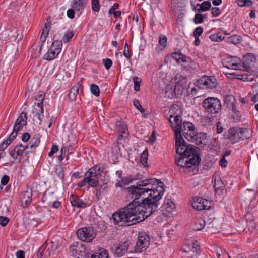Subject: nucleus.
<instances>
[{
	"mask_svg": "<svg viewBox=\"0 0 258 258\" xmlns=\"http://www.w3.org/2000/svg\"><path fill=\"white\" fill-rule=\"evenodd\" d=\"M162 182L158 183V186L147 197H143L139 202H130L126 206L112 215L115 224L121 226H130L144 221L157 211L159 203L164 189Z\"/></svg>",
	"mask_w": 258,
	"mask_h": 258,
	"instance_id": "1",
	"label": "nucleus"
},
{
	"mask_svg": "<svg viewBox=\"0 0 258 258\" xmlns=\"http://www.w3.org/2000/svg\"><path fill=\"white\" fill-rule=\"evenodd\" d=\"M158 185V183L161 182L160 180L154 179H148L143 180H139L136 185L124 188L128 198L132 199L131 202H139L141 201V198L145 197L144 195L148 191L151 192L155 190L156 187H153L155 183Z\"/></svg>",
	"mask_w": 258,
	"mask_h": 258,
	"instance_id": "2",
	"label": "nucleus"
},
{
	"mask_svg": "<svg viewBox=\"0 0 258 258\" xmlns=\"http://www.w3.org/2000/svg\"><path fill=\"white\" fill-rule=\"evenodd\" d=\"M172 128L174 132L175 137H176V135L180 134L181 137L184 136L187 140L196 144L199 145L201 143L194 124L190 122H181L179 125H175Z\"/></svg>",
	"mask_w": 258,
	"mask_h": 258,
	"instance_id": "3",
	"label": "nucleus"
},
{
	"mask_svg": "<svg viewBox=\"0 0 258 258\" xmlns=\"http://www.w3.org/2000/svg\"><path fill=\"white\" fill-rule=\"evenodd\" d=\"M102 172L103 169L98 165L92 167L85 173L83 180L78 183V186L82 188L88 184L87 189H89L90 187L98 186L99 176H101V173Z\"/></svg>",
	"mask_w": 258,
	"mask_h": 258,
	"instance_id": "4",
	"label": "nucleus"
},
{
	"mask_svg": "<svg viewBox=\"0 0 258 258\" xmlns=\"http://www.w3.org/2000/svg\"><path fill=\"white\" fill-rule=\"evenodd\" d=\"M175 148L178 156H191L200 154L199 148L192 145H186V143L180 134L175 137Z\"/></svg>",
	"mask_w": 258,
	"mask_h": 258,
	"instance_id": "5",
	"label": "nucleus"
},
{
	"mask_svg": "<svg viewBox=\"0 0 258 258\" xmlns=\"http://www.w3.org/2000/svg\"><path fill=\"white\" fill-rule=\"evenodd\" d=\"M201 162L200 154L191 156H176L175 163L177 166L182 168H189L192 166L198 165Z\"/></svg>",
	"mask_w": 258,
	"mask_h": 258,
	"instance_id": "6",
	"label": "nucleus"
},
{
	"mask_svg": "<svg viewBox=\"0 0 258 258\" xmlns=\"http://www.w3.org/2000/svg\"><path fill=\"white\" fill-rule=\"evenodd\" d=\"M202 106L206 112L216 114L222 111L221 101L217 98L208 97L202 102Z\"/></svg>",
	"mask_w": 258,
	"mask_h": 258,
	"instance_id": "7",
	"label": "nucleus"
},
{
	"mask_svg": "<svg viewBox=\"0 0 258 258\" xmlns=\"http://www.w3.org/2000/svg\"><path fill=\"white\" fill-rule=\"evenodd\" d=\"M76 234L80 240L90 242L96 237L97 231L93 226L85 227L78 229Z\"/></svg>",
	"mask_w": 258,
	"mask_h": 258,
	"instance_id": "8",
	"label": "nucleus"
},
{
	"mask_svg": "<svg viewBox=\"0 0 258 258\" xmlns=\"http://www.w3.org/2000/svg\"><path fill=\"white\" fill-rule=\"evenodd\" d=\"M168 118V121L172 127L175 125H179L182 122V110L177 104H173L169 107Z\"/></svg>",
	"mask_w": 258,
	"mask_h": 258,
	"instance_id": "9",
	"label": "nucleus"
},
{
	"mask_svg": "<svg viewBox=\"0 0 258 258\" xmlns=\"http://www.w3.org/2000/svg\"><path fill=\"white\" fill-rule=\"evenodd\" d=\"M69 254L73 258L86 257V245L80 242H74L69 246Z\"/></svg>",
	"mask_w": 258,
	"mask_h": 258,
	"instance_id": "10",
	"label": "nucleus"
},
{
	"mask_svg": "<svg viewBox=\"0 0 258 258\" xmlns=\"http://www.w3.org/2000/svg\"><path fill=\"white\" fill-rule=\"evenodd\" d=\"M150 238L145 232H140L138 239L135 246L136 252H141L146 250L150 245Z\"/></svg>",
	"mask_w": 258,
	"mask_h": 258,
	"instance_id": "11",
	"label": "nucleus"
},
{
	"mask_svg": "<svg viewBox=\"0 0 258 258\" xmlns=\"http://www.w3.org/2000/svg\"><path fill=\"white\" fill-rule=\"evenodd\" d=\"M217 82L214 77L204 76L197 81L198 87L215 88L217 86Z\"/></svg>",
	"mask_w": 258,
	"mask_h": 258,
	"instance_id": "12",
	"label": "nucleus"
},
{
	"mask_svg": "<svg viewBox=\"0 0 258 258\" xmlns=\"http://www.w3.org/2000/svg\"><path fill=\"white\" fill-rule=\"evenodd\" d=\"M240 59L237 56H228L222 61L223 66L230 69L238 70L239 67Z\"/></svg>",
	"mask_w": 258,
	"mask_h": 258,
	"instance_id": "13",
	"label": "nucleus"
},
{
	"mask_svg": "<svg viewBox=\"0 0 258 258\" xmlns=\"http://www.w3.org/2000/svg\"><path fill=\"white\" fill-rule=\"evenodd\" d=\"M27 148L28 146L20 144L16 146L14 149L9 153L10 155L14 160H16L19 156H20V159H21L24 157L23 154H25V152L27 150Z\"/></svg>",
	"mask_w": 258,
	"mask_h": 258,
	"instance_id": "14",
	"label": "nucleus"
},
{
	"mask_svg": "<svg viewBox=\"0 0 258 258\" xmlns=\"http://www.w3.org/2000/svg\"><path fill=\"white\" fill-rule=\"evenodd\" d=\"M210 202L202 197H197L192 203V207L198 211L208 209L210 207Z\"/></svg>",
	"mask_w": 258,
	"mask_h": 258,
	"instance_id": "15",
	"label": "nucleus"
},
{
	"mask_svg": "<svg viewBox=\"0 0 258 258\" xmlns=\"http://www.w3.org/2000/svg\"><path fill=\"white\" fill-rule=\"evenodd\" d=\"M129 246V242L125 241L121 243H119L116 246L114 253L117 257H121L127 251Z\"/></svg>",
	"mask_w": 258,
	"mask_h": 258,
	"instance_id": "16",
	"label": "nucleus"
},
{
	"mask_svg": "<svg viewBox=\"0 0 258 258\" xmlns=\"http://www.w3.org/2000/svg\"><path fill=\"white\" fill-rule=\"evenodd\" d=\"M32 192L28 191L21 192L20 199L21 202V206L23 208L27 207L30 204L32 200Z\"/></svg>",
	"mask_w": 258,
	"mask_h": 258,
	"instance_id": "17",
	"label": "nucleus"
},
{
	"mask_svg": "<svg viewBox=\"0 0 258 258\" xmlns=\"http://www.w3.org/2000/svg\"><path fill=\"white\" fill-rule=\"evenodd\" d=\"M70 201L73 207L85 208L87 206V203L82 200L77 195H71L70 197Z\"/></svg>",
	"mask_w": 258,
	"mask_h": 258,
	"instance_id": "18",
	"label": "nucleus"
},
{
	"mask_svg": "<svg viewBox=\"0 0 258 258\" xmlns=\"http://www.w3.org/2000/svg\"><path fill=\"white\" fill-rule=\"evenodd\" d=\"M227 137L232 143H237L240 141L237 128L235 127L228 130Z\"/></svg>",
	"mask_w": 258,
	"mask_h": 258,
	"instance_id": "19",
	"label": "nucleus"
},
{
	"mask_svg": "<svg viewBox=\"0 0 258 258\" xmlns=\"http://www.w3.org/2000/svg\"><path fill=\"white\" fill-rule=\"evenodd\" d=\"M88 0H73L71 2L72 8L77 12H81L86 7Z\"/></svg>",
	"mask_w": 258,
	"mask_h": 258,
	"instance_id": "20",
	"label": "nucleus"
},
{
	"mask_svg": "<svg viewBox=\"0 0 258 258\" xmlns=\"http://www.w3.org/2000/svg\"><path fill=\"white\" fill-rule=\"evenodd\" d=\"M171 57L175 59L178 63L189 61L190 58L180 52H174L171 53Z\"/></svg>",
	"mask_w": 258,
	"mask_h": 258,
	"instance_id": "21",
	"label": "nucleus"
},
{
	"mask_svg": "<svg viewBox=\"0 0 258 258\" xmlns=\"http://www.w3.org/2000/svg\"><path fill=\"white\" fill-rule=\"evenodd\" d=\"M88 258H109L107 250L103 248H99Z\"/></svg>",
	"mask_w": 258,
	"mask_h": 258,
	"instance_id": "22",
	"label": "nucleus"
},
{
	"mask_svg": "<svg viewBox=\"0 0 258 258\" xmlns=\"http://www.w3.org/2000/svg\"><path fill=\"white\" fill-rule=\"evenodd\" d=\"M240 140L247 139L251 136V133L250 130L247 128H237Z\"/></svg>",
	"mask_w": 258,
	"mask_h": 258,
	"instance_id": "23",
	"label": "nucleus"
},
{
	"mask_svg": "<svg viewBox=\"0 0 258 258\" xmlns=\"http://www.w3.org/2000/svg\"><path fill=\"white\" fill-rule=\"evenodd\" d=\"M80 86V85L79 84H77L71 88L68 94V98L70 101H73L76 100V97L79 93Z\"/></svg>",
	"mask_w": 258,
	"mask_h": 258,
	"instance_id": "24",
	"label": "nucleus"
},
{
	"mask_svg": "<svg viewBox=\"0 0 258 258\" xmlns=\"http://www.w3.org/2000/svg\"><path fill=\"white\" fill-rule=\"evenodd\" d=\"M184 90L185 89L183 87H181L179 85L176 84L174 88L173 89H171V91L172 92L171 97L174 98L178 97L179 96L182 94Z\"/></svg>",
	"mask_w": 258,
	"mask_h": 258,
	"instance_id": "25",
	"label": "nucleus"
},
{
	"mask_svg": "<svg viewBox=\"0 0 258 258\" xmlns=\"http://www.w3.org/2000/svg\"><path fill=\"white\" fill-rule=\"evenodd\" d=\"M224 101L225 104L226 105L227 107L229 108L230 109H235V107L236 106L235 104L236 100L233 95H227L225 97Z\"/></svg>",
	"mask_w": 258,
	"mask_h": 258,
	"instance_id": "26",
	"label": "nucleus"
},
{
	"mask_svg": "<svg viewBox=\"0 0 258 258\" xmlns=\"http://www.w3.org/2000/svg\"><path fill=\"white\" fill-rule=\"evenodd\" d=\"M205 226V221L202 218L196 220L192 225V229L194 231L202 230Z\"/></svg>",
	"mask_w": 258,
	"mask_h": 258,
	"instance_id": "27",
	"label": "nucleus"
},
{
	"mask_svg": "<svg viewBox=\"0 0 258 258\" xmlns=\"http://www.w3.org/2000/svg\"><path fill=\"white\" fill-rule=\"evenodd\" d=\"M197 6H200V9H197L196 7H195L193 9V10H194L195 11H198L199 12H200V11L205 12V11L209 10L210 9L211 7V4L210 2H209V1H204L201 4H198Z\"/></svg>",
	"mask_w": 258,
	"mask_h": 258,
	"instance_id": "28",
	"label": "nucleus"
},
{
	"mask_svg": "<svg viewBox=\"0 0 258 258\" xmlns=\"http://www.w3.org/2000/svg\"><path fill=\"white\" fill-rule=\"evenodd\" d=\"M25 126L26 125L15 122L13 130L10 135V137L15 139L18 135V132L22 130Z\"/></svg>",
	"mask_w": 258,
	"mask_h": 258,
	"instance_id": "29",
	"label": "nucleus"
},
{
	"mask_svg": "<svg viewBox=\"0 0 258 258\" xmlns=\"http://www.w3.org/2000/svg\"><path fill=\"white\" fill-rule=\"evenodd\" d=\"M59 54L57 52L51 48H50L48 52L44 55L43 58L48 61H51L55 59Z\"/></svg>",
	"mask_w": 258,
	"mask_h": 258,
	"instance_id": "30",
	"label": "nucleus"
},
{
	"mask_svg": "<svg viewBox=\"0 0 258 258\" xmlns=\"http://www.w3.org/2000/svg\"><path fill=\"white\" fill-rule=\"evenodd\" d=\"M62 47V41L56 40L53 42L50 48L55 50V51L57 52V54H59L61 51Z\"/></svg>",
	"mask_w": 258,
	"mask_h": 258,
	"instance_id": "31",
	"label": "nucleus"
},
{
	"mask_svg": "<svg viewBox=\"0 0 258 258\" xmlns=\"http://www.w3.org/2000/svg\"><path fill=\"white\" fill-rule=\"evenodd\" d=\"M46 247L47 244L44 243L39 247L37 254L38 258H46L47 256L46 251Z\"/></svg>",
	"mask_w": 258,
	"mask_h": 258,
	"instance_id": "32",
	"label": "nucleus"
},
{
	"mask_svg": "<svg viewBox=\"0 0 258 258\" xmlns=\"http://www.w3.org/2000/svg\"><path fill=\"white\" fill-rule=\"evenodd\" d=\"M186 92L187 96H190L191 95L192 97L197 95V89L196 88L194 84L189 83L186 88Z\"/></svg>",
	"mask_w": 258,
	"mask_h": 258,
	"instance_id": "33",
	"label": "nucleus"
},
{
	"mask_svg": "<svg viewBox=\"0 0 258 258\" xmlns=\"http://www.w3.org/2000/svg\"><path fill=\"white\" fill-rule=\"evenodd\" d=\"M27 120V113L24 112H22L20 114L15 122L19 123L20 124L26 125Z\"/></svg>",
	"mask_w": 258,
	"mask_h": 258,
	"instance_id": "34",
	"label": "nucleus"
},
{
	"mask_svg": "<svg viewBox=\"0 0 258 258\" xmlns=\"http://www.w3.org/2000/svg\"><path fill=\"white\" fill-rule=\"evenodd\" d=\"M120 124L118 127L119 131L121 133L120 136L121 137L126 138L128 135L127 125L124 123H122L120 122Z\"/></svg>",
	"mask_w": 258,
	"mask_h": 258,
	"instance_id": "35",
	"label": "nucleus"
},
{
	"mask_svg": "<svg viewBox=\"0 0 258 258\" xmlns=\"http://www.w3.org/2000/svg\"><path fill=\"white\" fill-rule=\"evenodd\" d=\"M0 37L2 40L5 41L10 39L9 30L5 27L2 28L0 27Z\"/></svg>",
	"mask_w": 258,
	"mask_h": 258,
	"instance_id": "36",
	"label": "nucleus"
},
{
	"mask_svg": "<svg viewBox=\"0 0 258 258\" xmlns=\"http://www.w3.org/2000/svg\"><path fill=\"white\" fill-rule=\"evenodd\" d=\"M14 140V139L11 138L9 135V137L0 144V151H4Z\"/></svg>",
	"mask_w": 258,
	"mask_h": 258,
	"instance_id": "37",
	"label": "nucleus"
},
{
	"mask_svg": "<svg viewBox=\"0 0 258 258\" xmlns=\"http://www.w3.org/2000/svg\"><path fill=\"white\" fill-rule=\"evenodd\" d=\"M134 82V89L136 92L140 91L142 80L137 76H134L133 78Z\"/></svg>",
	"mask_w": 258,
	"mask_h": 258,
	"instance_id": "38",
	"label": "nucleus"
},
{
	"mask_svg": "<svg viewBox=\"0 0 258 258\" xmlns=\"http://www.w3.org/2000/svg\"><path fill=\"white\" fill-rule=\"evenodd\" d=\"M44 97H45V94L42 92H39L38 94V95L37 96H36L35 100L39 102L37 103V106L38 107H43Z\"/></svg>",
	"mask_w": 258,
	"mask_h": 258,
	"instance_id": "39",
	"label": "nucleus"
},
{
	"mask_svg": "<svg viewBox=\"0 0 258 258\" xmlns=\"http://www.w3.org/2000/svg\"><path fill=\"white\" fill-rule=\"evenodd\" d=\"M187 62L189 63V64L187 66H184L183 67L184 69L190 72L197 69L198 64L195 61H192L191 58L189 61H187ZM185 63H187V62H185Z\"/></svg>",
	"mask_w": 258,
	"mask_h": 258,
	"instance_id": "40",
	"label": "nucleus"
},
{
	"mask_svg": "<svg viewBox=\"0 0 258 258\" xmlns=\"http://www.w3.org/2000/svg\"><path fill=\"white\" fill-rule=\"evenodd\" d=\"M205 19V16L203 14L200 13H196L194 18V22L196 24H199L202 23Z\"/></svg>",
	"mask_w": 258,
	"mask_h": 258,
	"instance_id": "41",
	"label": "nucleus"
},
{
	"mask_svg": "<svg viewBox=\"0 0 258 258\" xmlns=\"http://www.w3.org/2000/svg\"><path fill=\"white\" fill-rule=\"evenodd\" d=\"M229 41L233 44H237L241 42L242 37L239 35H233L229 38Z\"/></svg>",
	"mask_w": 258,
	"mask_h": 258,
	"instance_id": "42",
	"label": "nucleus"
},
{
	"mask_svg": "<svg viewBox=\"0 0 258 258\" xmlns=\"http://www.w3.org/2000/svg\"><path fill=\"white\" fill-rule=\"evenodd\" d=\"M148 157V150H145L141 155L140 161L142 164L145 166L147 163V160Z\"/></svg>",
	"mask_w": 258,
	"mask_h": 258,
	"instance_id": "43",
	"label": "nucleus"
},
{
	"mask_svg": "<svg viewBox=\"0 0 258 258\" xmlns=\"http://www.w3.org/2000/svg\"><path fill=\"white\" fill-rule=\"evenodd\" d=\"M90 90L92 94L95 96L98 97L100 95V89L97 85L95 84H91L90 86Z\"/></svg>",
	"mask_w": 258,
	"mask_h": 258,
	"instance_id": "44",
	"label": "nucleus"
},
{
	"mask_svg": "<svg viewBox=\"0 0 258 258\" xmlns=\"http://www.w3.org/2000/svg\"><path fill=\"white\" fill-rule=\"evenodd\" d=\"M209 38L212 41L220 42L223 39L224 37H222L220 33H218L211 35Z\"/></svg>",
	"mask_w": 258,
	"mask_h": 258,
	"instance_id": "45",
	"label": "nucleus"
},
{
	"mask_svg": "<svg viewBox=\"0 0 258 258\" xmlns=\"http://www.w3.org/2000/svg\"><path fill=\"white\" fill-rule=\"evenodd\" d=\"M74 33L73 31H67L64 35L62 40H61L64 43L68 42L74 36Z\"/></svg>",
	"mask_w": 258,
	"mask_h": 258,
	"instance_id": "46",
	"label": "nucleus"
},
{
	"mask_svg": "<svg viewBox=\"0 0 258 258\" xmlns=\"http://www.w3.org/2000/svg\"><path fill=\"white\" fill-rule=\"evenodd\" d=\"M233 112V114L232 115V118L235 121H238L240 120L241 118V113L240 111L237 110L236 109V106L235 107V109H231Z\"/></svg>",
	"mask_w": 258,
	"mask_h": 258,
	"instance_id": "47",
	"label": "nucleus"
},
{
	"mask_svg": "<svg viewBox=\"0 0 258 258\" xmlns=\"http://www.w3.org/2000/svg\"><path fill=\"white\" fill-rule=\"evenodd\" d=\"M176 84L179 85V86H181V87H183V88L185 89H186L187 87V81L186 77L182 76V78L180 79V80H178Z\"/></svg>",
	"mask_w": 258,
	"mask_h": 258,
	"instance_id": "48",
	"label": "nucleus"
},
{
	"mask_svg": "<svg viewBox=\"0 0 258 258\" xmlns=\"http://www.w3.org/2000/svg\"><path fill=\"white\" fill-rule=\"evenodd\" d=\"M242 78H241V80H243V81H253L255 77H256V75L254 74H243L242 75Z\"/></svg>",
	"mask_w": 258,
	"mask_h": 258,
	"instance_id": "49",
	"label": "nucleus"
},
{
	"mask_svg": "<svg viewBox=\"0 0 258 258\" xmlns=\"http://www.w3.org/2000/svg\"><path fill=\"white\" fill-rule=\"evenodd\" d=\"M167 37L164 35H161L159 39V44L163 48H164L167 44Z\"/></svg>",
	"mask_w": 258,
	"mask_h": 258,
	"instance_id": "50",
	"label": "nucleus"
},
{
	"mask_svg": "<svg viewBox=\"0 0 258 258\" xmlns=\"http://www.w3.org/2000/svg\"><path fill=\"white\" fill-rule=\"evenodd\" d=\"M164 204L167 208L170 210L175 208V204L170 199H166L164 201Z\"/></svg>",
	"mask_w": 258,
	"mask_h": 258,
	"instance_id": "51",
	"label": "nucleus"
},
{
	"mask_svg": "<svg viewBox=\"0 0 258 258\" xmlns=\"http://www.w3.org/2000/svg\"><path fill=\"white\" fill-rule=\"evenodd\" d=\"M92 1V9L93 11L98 12L100 10V6L99 3V0Z\"/></svg>",
	"mask_w": 258,
	"mask_h": 258,
	"instance_id": "52",
	"label": "nucleus"
},
{
	"mask_svg": "<svg viewBox=\"0 0 258 258\" xmlns=\"http://www.w3.org/2000/svg\"><path fill=\"white\" fill-rule=\"evenodd\" d=\"M40 143V139L38 137H33L29 142L31 147H37Z\"/></svg>",
	"mask_w": 258,
	"mask_h": 258,
	"instance_id": "53",
	"label": "nucleus"
},
{
	"mask_svg": "<svg viewBox=\"0 0 258 258\" xmlns=\"http://www.w3.org/2000/svg\"><path fill=\"white\" fill-rule=\"evenodd\" d=\"M252 5V2L251 0H239L238 5L242 7L244 6H251Z\"/></svg>",
	"mask_w": 258,
	"mask_h": 258,
	"instance_id": "54",
	"label": "nucleus"
},
{
	"mask_svg": "<svg viewBox=\"0 0 258 258\" xmlns=\"http://www.w3.org/2000/svg\"><path fill=\"white\" fill-rule=\"evenodd\" d=\"M39 108H40V110H39L38 112H36V114L34 116H36L37 117L38 119L40 121L39 124H41L42 122V120H43V118L44 117V115H43L44 110H43V107H40Z\"/></svg>",
	"mask_w": 258,
	"mask_h": 258,
	"instance_id": "55",
	"label": "nucleus"
},
{
	"mask_svg": "<svg viewBox=\"0 0 258 258\" xmlns=\"http://www.w3.org/2000/svg\"><path fill=\"white\" fill-rule=\"evenodd\" d=\"M214 187L216 191L219 190H222L224 188V185L221 181H218L217 182L215 181Z\"/></svg>",
	"mask_w": 258,
	"mask_h": 258,
	"instance_id": "56",
	"label": "nucleus"
},
{
	"mask_svg": "<svg viewBox=\"0 0 258 258\" xmlns=\"http://www.w3.org/2000/svg\"><path fill=\"white\" fill-rule=\"evenodd\" d=\"M120 180H121V182L123 183L124 186L128 185L131 182H132L134 180V179L131 176L123 177Z\"/></svg>",
	"mask_w": 258,
	"mask_h": 258,
	"instance_id": "57",
	"label": "nucleus"
},
{
	"mask_svg": "<svg viewBox=\"0 0 258 258\" xmlns=\"http://www.w3.org/2000/svg\"><path fill=\"white\" fill-rule=\"evenodd\" d=\"M94 224L96 225L101 231L105 230L106 227L105 226V222L104 221H96L95 219H94Z\"/></svg>",
	"mask_w": 258,
	"mask_h": 258,
	"instance_id": "58",
	"label": "nucleus"
},
{
	"mask_svg": "<svg viewBox=\"0 0 258 258\" xmlns=\"http://www.w3.org/2000/svg\"><path fill=\"white\" fill-rule=\"evenodd\" d=\"M102 62L106 70H109L112 64V61L110 58H105L102 60Z\"/></svg>",
	"mask_w": 258,
	"mask_h": 258,
	"instance_id": "59",
	"label": "nucleus"
},
{
	"mask_svg": "<svg viewBox=\"0 0 258 258\" xmlns=\"http://www.w3.org/2000/svg\"><path fill=\"white\" fill-rule=\"evenodd\" d=\"M133 103L136 108L140 111V112H142L144 111V108L141 106L138 100L134 99L133 101Z\"/></svg>",
	"mask_w": 258,
	"mask_h": 258,
	"instance_id": "60",
	"label": "nucleus"
},
{
	"mask_svg": "<svg viewBox=\"0 0 258 258\" xmlns=\"http://www.w3.org/2000/svg\"><path fill=\"white\" fill-rule=\"evenodd\" d=\"M211 14L213 17H218L221 15V12L218 7H212L211 8Z\"/></svg>",
	"mask_w": 258,
	"mask_h": 258,
	"instance_id": "61",
	"label": "nucleus"
},
{
	"mask_svg": "<svg viewBox=\"0 0 258 258\" xmlns=\"http://www.w3.org/2000/svg\"><path fill=\"white\" fill-rule=\"evenodd\" d=\"M203 32V28L202 27L196 28L194 31V36L195 37H199Z\"/></svg>",
	"mask_w": 258,
	"mask_h": 258,
	"instance_id": "62",
	"label": "nucleus"
},
{
	"mask_svg": "<svg viewBox=\"0 0 258 258\" xmlns=\"http://www.w3.org/2000/svg\"><path fill=\"white\" fill-rule=\"evenodd\" d=\"M50 25H51L50 22H47L45 24V26H44V27L43 28V30H42V34L48 35Z\"/></svg>",
	"mask_w": 258,
	"mask_h": 258,
	"instance_id": "63",
	"label": "nucleus"
},
{
	"mask_svg": "<svg viewBox=\"0 0 258 258\" xmlns=\"http://www.w3.org/2000/svg\"><path fill=\"white\" fill-rule=\"evenodd\" d=\"M10 220L8 217L0 216V225L3 226H6L9 223Z\"/></svg>",
	"mask_w": 258,
	"mask_h": 258,
	"instance_id": "64",
	"label": "nucleus"
}]
</instances>
